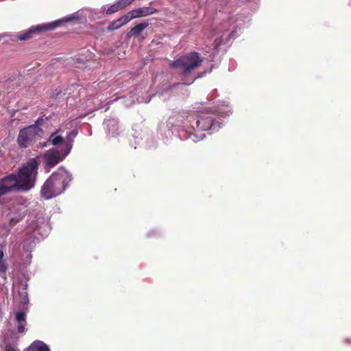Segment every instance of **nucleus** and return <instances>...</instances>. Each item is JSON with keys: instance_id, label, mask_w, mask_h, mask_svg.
<instances>
[{"instance_id": "5701e85b", "label": "nucleus", "mask_w": 351, "mask_h": 351, "mask_svg": "<svg viewBox=\"0 0 351 351\" xmlns=\"http://www.w3.org/2000/svg\"><path fill=\"white\" fill-rule=\"evenodd\" d=\"M4 351H18L15 347L11 343H7L5 347Z\"/></svg>"}, {"instance_id": "6e6552de", "label": "nucleus", "mask_w": 351, "mask_h": 351, "mask_svg": "<svg viewBox=\"0 0 351 351\" xmlns=\"http://www.w3.org/2000/svg\"><path fill=\"white\" fill-rule=\"evenodd\" d=\"M12 191H21L16 181V175L14 173L0 179V197Z\"/></svg>"}, {"instance_id": "4be33fe9", "label": "nucleus", "mask_w": 351, "mask_h": 351, "mask_svg": "<svg viewBox=\"0 0 351 351\" xmlns=\"http://www.w3.org/2000/svg\"><path fill=\"white\" fill-rule=\"evenodd\" d=\"M204 73H202L201 75H199L198 76L195 77V78H193V80H191L189 82H184V83H179V84H177L176 85H175V86H181L182 84H191L194 82V81L197 79L198 77H201L204 75Z\"/></svg>"}, {"instance_id": "0eeeda50", "label": "nucleus", "mask_w": 351, "mask_h": 351, "mask_svg": "<svg viewBox=\"0 0 351 351\" xmlns=\"http://www.w3.org/2000/svg\"><path fill=\"white\" fill-rule=\"evenodd\" d=\"M57 26V23H49L47 25H39L34 27H32L28 30H26L19 34L10 35V40L12 41H24L32 38L33 34L36 32H40L47 29H52Z\"/></svg>"}, {"instance_id": "20e7f679", "label": "nucleus", "mask_w": 351, "mask_h": 351, "mask_svg": "<svg viewBox=\"0 0 351 351\" xmlns=\"http://www.w3.org/2000/svg\"><path fill=\"white\" fill-rule=\"evenodd\" d=\"M203 62V58L197 52L189 53L170 63L172 69H179L183 76V80L197 69Z\"/></svg>"}, {"instance_id": "1a4fd4ad", "label": "nucleus", "mask_w": 351, "mask_h": 351, "mask_svg": "<svg viewBox=\"0 0 351 351\" xmlns=\"http://www.w3.org/2000/svg\"><path fill=\"white\" fill-rule=\"evenodd\" d=\"M156 12V10L152 7H142L136 9H134L132 11L127 13L128 20H132L136 18H141L149 16ZM127 20V18H126Z\"/></svg>"}, {"instance_id": "a211bd4d", "label": "nucleus", "mask_w": 351, "mask_h": 351, "mask_svg": "<svg viewBox=\"0 0 351 351\" xmlns=\"http://www.w3.org/2000/svg\"><path fill=\"white\" fill-rule=\"evenodd\" d=\"M15 317L17 322L25 323L26 322V314L25 312H17L15 315Z\"/></svg>"}, {"instance_id": "dca6fc26", "label": "nucleus", "mask_w": 351, "mask_h": 351, "mask_svg": "<svg viewBox=\"0 0 351 351\" xmlns=\"http://www.w3.org/2000/svg\"><path fill=\"white\" fill-rule=\"evenodd\" d=\"M119 10H121L118 1L114 4H112V5H110L107 10H106V14H111L112 13H114L117 11H119Z\"/></svg>"}, {"instance_id": "ddd939ff", "label": "nucleus", "mask_w": 351, "mask_h": 351, "mask_svg": "<svg viewBox=\"0 0 351 351\" xmlns=\"http://www.w3.org/2000/svg\"><path fill=\"white\" fill-rule=\"evenodd\" d=\"M23 351H50L48 346L40 341L33 342Z\"/></svg>"}, {"instance_id": "7ed1b4c3", "label": "nucleus", "mask_w": 351, "mask_h": 351, "mask_svg": "<svg viewBox=\"0 0 351 351\" xmlns=\"http://www.w3.org/2000/svg\"><path fill=\"white\" fill-rule=\"evenodd\" d=\"M38 168V162L36 159L32 158L19 169L16 181L21 191H27L34 186Z\"/></svg>"}, {"instance_id": "f3484780", "label": "nucleus", "mask_w": 351, "mask_h": 351, "mask_svg": "<svg viewBox=\"0 0 351 351\" xmlns=\"http://www.w3.org/2000/svg\"><path fill=\"white\" fill-rule=\"evenodd\" d=\"M24 217V215L21 213H18L16 217H10V223L11 226H14L19 222Z\"/></svg>"}, {"instance_id": "f8f14e48", "label": "nucleus", "mask_w": 351, "mask_h": 351, "mask_svg": "<svg viewBox=\"0 0 351 351\" xmlns=\"http://www.w3.org/2000/svg\"><path fill=\"white\" fill-rule=\"evenodd\" d=\"M147 23H141L136 26H134L133 28L131 29V30L127 34L128 38L131 37H137L148 26Z\"/></svg>"}, {"instance_id": "f257e3e1", "label": "nucleus", "mask_w": 351, "mask_h": 351, "mask_svg": "<svg viewBox=\"0 0 351 351\" xmlns=\"http://www.w3.org/2000/svg\"><path fill=\"white\" fill-rule=\"evenodd\" d=\"M71 180V174L60 167L45 182L40 191L42 196L49 199L59 195L65 190Z\"/></svg>"}, {"instance_id": "6ab92c4d", "label": "nucleus", "mask_w": 351, "mask_h": 351, "mask_svg": "<svg viewBox=\"0 0 351 351\" xmlns=\"http://www.w3.org/2000/svg\"><path fill=\"white\" fill-rule=\"evenodd\" d=\"M134 0H119L118 3L121 9L131 4Z\"/></svg>"}, {"instance_id": "9b49d317", "label": "nucleus", "mask_w": 351, "mask_h": 351, "mask_svg": "<svg viewBox=\"0 0 351 351\" xmlns=\"http://www.w3.org/2000/svg\"><path fill=\"white\" fill-rule=\"evenodd\" d=\"M104 125L106 128L107 132L112 136L117 134L119 130L118 121L114 118H108L105 119L104 122Z\"/></svg>"}, {"instance_id": "9d476101", "label": "nucleus", "mask_w": 351, "mask_h": 351, "mask_svg": "<svg viewBox=\"0 0 351 351\" xmlns=\"http://www.w3.org/2000/svg\"><path fill=\"white\" fill-rule=\"evenodd\" d=\"M66 155H44L45 169L49 171L50 169L56 166L64 159Z\"/></svg>"}, {"instance_id": "39448f33", "label": "nucleus", "mask_w": 351, "mask_h": 351, "mask_svg": "<svg viewBox=\"0 0 351 351\" xmlns=\"http://www.w3.org/2000/svg\"><path fill=\"white\" fill-rule=\"evenodd\" d=\"M43 119H38L34 124L20 130L18 143L21 147H27L43 135V130L39 128Z\"/></svg>"}, {"instance_id": "2eb2a0df", "label": "nucleus", "mask_w": 351, "mask_h": 351, "mask_svg": "<svg viewBox=\"0 0 351 351\" xmlns=\"http://www.w3.org/2000/svg\"><path fill=\"white\" fill-rule=\"evenodd\" d=\"M27 285H25V287H23L22 288V290L19 291V294L21 296V302L23 303V304H26L28 302V297H27V288H26Z\"/></svg>"}, {"instance_id": "393cba45", "label": "nucleus", "mask_w": 351, "mask_h": 351, "mask_svg": "<svg viewBox=\"0 0 351 351\" xmlns=\"http://www.w3.org/2000/svg\"><path fill=\"white\" fill-rule=\"evenodd\" d=\"M3 252L2 250H0V260H3Z\"/></svg>"}, {"instance_id": "4468645a", "label": "nucleus", "mask_w": 351, "mask_h": 351, "mask_svg": "<svg viewBox=\"0 0 351 351\" xmlns=\"http://www.w3.org/2000/svg\"><path fill=\"white\" fill-rule=\"evenodd\" d=\"M127 16H128V15L126 14L125 15L123 16L122 17H121L118 20H116V21H113L108 27V29L110 30V31L115 30V29H117L120 28L121 27H122L123 25H125L126 23H128L130 21L128 20V19L126 20V18L128 19Z\"/></svg>"}, {"instance_id": "b1692460", "label": "nucleus", "mask_w": 351, "mask_h": 351, "mask_svg": "<svg viewBox=\"0 0 351 351\" xmlns=\"http://www.w3.org/2000/svg\"><path fill=\"white\" fill-rule=\"evenodd\" d=\"M223 37H224V34L221 35V37L220 38V40L219 42L217 43L216 45H219L221 42L223 41Z\"/></svg>"}, {"instance_id": "aec40b11", "label": "nucleus", "mask_w": 351, "mask_h": 351, "mask_svg": "<svg viewBox=\"0 0 351 351\" xmlns=\"http://www.w3.org/2000/svg\"><path fill=\"white\" fill-rule=\"evenodd\" d=\"M25 325L26 322H18L17 330L19 333H25Z\"/></svg>"}, {"instance_id": "423d86ee", "label": "nucleus", "mask_w": 351, "mask_h": 351, "mask_svg": "<svg viewBox=\"0 0 351 351\" xmlns=\"http://www.w3.org/2000/svg\"><path fill=\"white\" fill-rule=\"evenodd\" d=\"M62 130L58 129L50 134L48 143L60 149L62 154H69L73 147L74 138L77 134L76 130L71 131L64 138L62 136Z\"/></svg>"}, {"instance_id": "412c9836", "label": "nucleus", "mask_w": 351, "mask_h": 351, "mask_svg": "<svg viewBox=\"0 0 351 351\" xmlns=\"http://www.w3.org/2000/svg\"><path fill=\"white\" fill-rule=\"evenodd\" d=\"M7 270V265L3 260H0V272L5 274Z\"/></svg>"}, {"instance_id": "f03ea898", "label": "nucleus", "mask_w": 351, "mask_h": 351, "mask_svg": "<svg viewBox=\"0 0 351 351\" xmlns=\"http://www.w3.org/2000/svg\"><path fill=\"white\" fill-rule=\"evenodd\" d=\"M186 130V138L191 139L193 142H197L202 140L205 135L199 132L208 130H217L220 128L217 123L214 122L213 118L210 114H199L197 117H189V119L184 123Z\"/></svg>"}]
</instances>
